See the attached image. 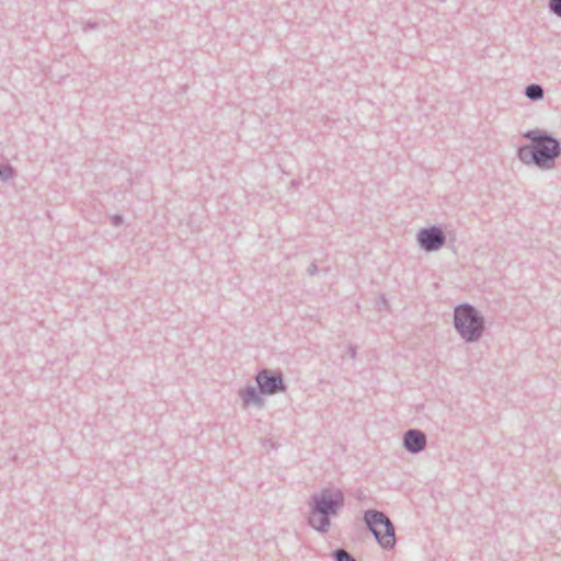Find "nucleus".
Returning a JSON list of instances; mask_svg holds the SVG:
<instances>
[{
    "label": "nucleus",
    "mask_w": 561,
    "mask_h": 561,
    "mask_svg": "<svg viewBox=\"0 0 561 561\" xmlns=\"http://www.w3.org/2000/svg\"><path fill=\"white\" fill-rule=\"evenodd\" d=\"M529 144L517 149V158L526 165H535L540 170H551L561 156V142L552 134L543 129H529L523 134Z\"/></svg>",
    "instance_id": "1"
},
{
    "label": "nucleus",
    "mask_w": 561,
    "mask_h": 561,
    "mask_svg": "<svg viewBox=\"0 0 561 561\" xmlns=\"http://www.w3.org/2000/svg\"><path fill=\"white\" fill-rule=\"evenodd\" d=\"M345 505L344 492L339 488H323L308 501V525L324 535L331 527V518L336 517Z\"/></svg>",
    "instance_id": "2"
},
{
    "label": "nucleus",
    "mask_w": 561,
    "mask_h": 561,
    "mask_svg": "<svg viewBox=\"0 0 561 561\" xmlns=\"http://www.w3.org/2000/svg\"><path fill=\"white\" fill-rule=\"evenodd\" d=\"M453 324L457 334L466 343L478 342L485 330L484 316L468 302L459 304L454 308Z\"/></svg>",
    "instance_id": "3"
},
{
    "label": "nucleus",
    "mask_w": 561,
    "mask_h": 561,
    "mask_svg": "<svg viewBox=\"0 0 561 561\" xmlns=\"http://www.w3.org/2000/svg\"><path fill=\"white\" fill-rule=\"evenodd\" d=\"M363 522L382 549L392 550L394 548L396 528L386 513L373 508L366 510Z\"/></svg>",
    "instance_id": "4"
},
{
    "label": "nucleus",
    "mask_w": 561,
    "mask_h": 561,
    "mask_svg": "<svg viewBox=\"0 0 561 561\" xmlns=\"http://www.w3.org/2000/svg\"><path fill=\"white\" fill-rule=\"evenodd\" d=\"M255 381L262 394H275L285 392L287 386L280 370L263 368L257 371Z\"/></svg>",
    "instance_id": "5"
},
{
    "label": "nucleus",
    "mask_w": 561,
    "mask_h": 561,
    "mask_svg": "<svg viewBox=\"0 0 561 561\" xmlns=\"http://www.w3.org/2000/svg\"><path fill=\"white\" fill-rule=\"evenodd\" d=\"M416 241L425 252H435L445 245L446 234L439 226L433 225L421 228L416 233Z\"/></svg>",
    "instance_id": "6"
},
{
    "label": "nucleus",
    "mask_w": 561,
    "mask_h": 561,
    "mask_svg": "<svg viewBox=\"0 0 561 561\" xmlns=\"http://www.w3.org/2000/svg\"><path fill=\"white\" fill-rule=\"evenodd\" d=\"M402 445L410 454L417 455L426 448L427 437L421 430L410 428L403 434Z\"/></svg>",
    "instance_id": "7"
},
{
    "label": "nucleus",
    "mask_w": 561,
    "mask_h": 561,
    "mask_svg": "<svg viewBox=\"0 0 561 561\" xmlns=\"http://www.w3.org/2000/svg\"><path fill=\"white\" fill-rule=\"evenodd\" d=\"M260 393V390L257 391L256 388L253 386H247L239 392L244 404L248 405L250 403H253L257 407H263L264 400Z\"/></svg>",
    "instance_id": "8"
},
{
    "label": "nucleus",
    "mask_w": 561,
    "mask_h": 561,
    "mask_svg": "<svg viewBox=\"0 0 561 561\" xmlns=\"http://www.w3.org/2000/svg\"><path fill=\"white\" fill-rule=\"evenodd\" d=\"M524 94L531 101H540L545 96V91L540 84L530 83L525 88Z\"/></svg>",
    "instance_id": "9"
},
{
    "label": "nucleus",
    "mask_w": 561,
    "mask_h": 561,
    "mask_svg": "<svg viewBox=\"0 0 561 561\" xmlns=\"http://www.w3.org/2000/svg\"><path fill=\"white\" fill-rule=\"evenodd\" d=\"M15 175L14 168L9 163H1L0 164V180L2 182H7L11 179H13Z\"/></svg>",
    "instance_id": "10"
},
{
    "label": "nucleus",
    "mask_w": 561,
    "mask_h": 561,
    "mask_svg": "<svg viewBox=\"0 0 561 561\" xmlns=\"http://www.w3.org/2000/svg\"><path fill=\"white\" fill-rule=\"evenodd\" d=\"M332 557L334 561H356L354 556L343 548L335 549Z\"/></svg>",
    "instance_id": "11"
},
{
    "label": "nucleus",
    "mask_w": 561,
    "mask_h": 561,
    "mask_svg": "<svg viewBox=\"0 0 561 561\" xmlns=\"http://www.w3.org/2000/svg\"><path fill=\"white\" fill-rule=\"evenodd\" d=\"M548 8L558 18H561V0H549Z\"/></svg>",
    "instance_id": "12"
},
{
    "label": "nucleus",
    "mask_w": 561,
    "mask_h": 561,
    "mask_svg": "<svg viewBox=\"0 0 561 561\" xmlns=\"http://www.w3.org/2000/svg\"><path fill=\"white\" fill-rule=\"evenodd\" d=\"M111 222L113 226L118 227L124 222V217L119 214H115L111 217Z\"/></svg>",
    "instance_id": "13"
},
{
    "label": "nucleus",
    "mask_w": 561,
    "mask_h": 561,
    "mask_svg": "<svg viewBox=\"0 0 561 561\" xmlns=\"http://www.w3.org/2000/svg\"><path fill=\"white\" fill-rule=\"evenodd\" d=\"M318 273V265L316 262H312L308 268H307V274L309 276H314L316 274Z\"/></svg>",
    "instance_id": "14"
},
{
    "label": "nucleus",
    "mask_w": 561,
    "mask_h": 561,
    "mask_svg": "<svg viewBox=\"0 0 561 561\" xmlns=\"http://www.w3.org/2000/svg\"><path fill=\"white\" fill-rule=\"evenodd\" d=\"M99 26V24L96 22H92V21H88L84 23L83 25V31L84 32H88L90 30H94Z\"/></svg>",
    "instance_id": "15"
},
{
    "label": "nucleus",
    "mask_w": 561,
    "mask_h": 561,
    "mask_svg": "<svg viewBox=\"0 0 561 561\" xmlns=\"http://www.w3.org/2000/svg\"><path fill=\"white\" fill-rule=\"evenodd\" d=\"M347 354L351 356V358H353V359H354V358L356 357V354H357V353H356V346H354V345H350V346L347 347Z\"/></svg>",
    "instance_id": "16"
},
{
    "label": "nucleus",
    "mask_w": 561,
    "mask_h": 561,
    "mask_svg": "<svg viewBox=\"0 0 561 561\" xmlns=\"http://www.w3.org/2000/svg\"><path fill=\"white\" fill-rule=\"evenodd\" d=\"M386 304H387V300L383 298L381 301V305H386Z\"/></svg>",
    "instance_id": "17"
},
{
    "label": "nucleus",
    "mask_w": 561,
    "mask_h": 561,
    "mask_svg": "<svg viewBox=\"0 0 561 561\" xmlns=\"http://www.w3.org/2000/svg\"><path fill=\"white\" fill-rule=\"evenodd\" d=\"M386 304H387V300L383 298L381 301V305H386Z\"/></svg>",
    "instance_id": "18"
}]
</instances>
